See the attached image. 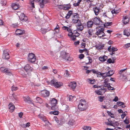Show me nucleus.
I'll list each match as a JSON object with an SVG mask.
<instances>
[{
  "mask_svg": "<svg viewBox=\"0 0 130 130\" xmlns=\"http://www.w3.org/2000/svg\"><path fill=\"white\" fill-rule=\"evenodd\" d=\"M72 22L74 24H76V30L78 31H81L83 29L84 27L82 25L80 20L78 19H73L72 20Z\"/></svg>",
  "mask_w": 130,
  "mask_h": 130,
  "instance_id": "1",
  "label": "nucleus"
},
{
  "mask_svg": "<svg viewBox=\"0 0 130 130\" xmlns=\"http://www.w3.org/2000/svg\"><path fill=\"white\" fill-rule=\"evenodd\" d=\"M24 69L29 75H31V73L33 69V68L28 64H27L25 66Z\"/></svg>",
  "mask_w": 130,
  "mask_h": 130,
  "instance_id": "5",
  "label": "nucleus"
},
{
  "mask_svg": "<svg viewBox=\"0 0 130 130\" xmlns=\"http://www.w3.org/2000/svg\"><path fill=\"white\" fill-rule=\"evenodd\" d=\"M126 115L125 113V112H123V113L121 115V118L122 119H123L124 117L126 116Z\"/></svg>",
  "mask_w": 130,
  "mask_h": 130,
  "instance_id": "64",
  "label": "nucleus"
},
{
  "mask_svg": "<svg viewBox=\"0 0 130 130\" xmlns=\"http://www.w3.org/2000/svg\"><path fill=\"white\" fill-rule=\"evenodd\" d=\"M105 124L111 126H113V124L112 123H110L109 122H105Z\"/></svg>",
  "mask_w": 130,
  "mask_h": 130,
  "instance_id": "58",
  "label": "nucleus"
},
{
  "mask_svg": "<svg viewBox=\"0 0 130 130\" xmlns=\"http://www.w3.org/2000/svg\"><path fill=\"white\" fill-rule=\"evenodd\" d=\"M78 108L79 110L81 111H85L87 108V104L85 100L81 99L80 100Z\"/></svg>",
  "mask_w": 130,
  "mask_h": 130,
  "instance_id": "2",
  "label": "nucleus"
},
{
  "mask_svg": "<svg viewBox=\"0 0 130 130\" xmlns=\"http://www.w3.org/2000/svg\"><path fill=\"white\" fill-rule=\"evenodd\" d=\"M87 81L89 82L90 84H93L95 83V81L94 79L92 80L90 78H88L87 79Z\"/></svg>",
  "mask_w": 130,
  "mask_h": 130,
  "instance_id": "33",
  "label": "nucleus"
},
{
  "mask_svg": "<svg viewBox=\"0 0 130 130\" xmlns=\"http://www.w3.org/2000/svg\"><path fill=\"white\" fill-rule=\"evenodd\" d=\"M96 48L98 50H100L102 49L104 47V44H98L95 46Z\"/></svg>",
  "mask_w": 130,
  "mask_h": 130,
  "instance_id": "25",
  "label": "nucleus"
},
{
  "mask_svg": "<svg viewBox=\"0 0 130 130\" xmlns=\"http://www.w3.org/2000/svg\"><path fill=\"white\" fill-rule=\"evenodd\" d=\"M78 31L76 30H76H74L73 31L74 34H75V35L77 37H78L80 35L79 33H78Z\"/></svg>",
  "mask_w": 130,
  "mask_h": 130,
  "instance_id": "40",
  "label": "nucleus"
},
{
  "mask_svg": "<svg viewBox=\"0 0 130 130\" xmlns=\"http://www.w3.org/2000/svg\"><path fill=\"white\" fill-rule=\"evenodd\" d=\"M104 27H101L100 29H99L96 32V35H99L103 34L104 33Z\"/></svg>",
  "mask_w": 130,
  "mask_h": 130,
  "instance_id": "16",
  "label": "nucleus"
},
{
  "mask_svg": "<svg viewBox=\"0 0 130 130\" xmlns=\"http://www.w3.org/2000/svg\"><path fill=\"white\" fill-rule=\"evenodd\" d=\"M51 29H44L41 30V32L43 34H45L47 32L50 30Z\"/></svg>",
  "mask_w": 130,
  "mask_h": 130,
  "instance_id": "39",
  "label": "nucleus"
},
{
  "mask_svg": "<svg viewBox=\"0 0 130 130\" xmlns=\"http://www.w3.org/2000/svg\"><path fill=\"white\" fill-rule=\"evenodd\" d=\"M93 10L94 11L95 14L97 15L98 14L99 12L100 11V8L99 7H95L93 8Z\"/></svg>",
  "mask_w": 130,
  "mask_h": 130,
  "instance_id": "18",
  "label": "nucleus"
},
{
  "mask_svg": "<svg viewBox=\"0 0 130 130\" xmlns=\"http://www.w3.org/2000/svg\"><path fill=\"white\" fill-rule=\"evenodd\" d=\"M73 33L68 34V35L70 37L71 39L73 41H74L76 40V37H77L75 35H73Z\"/></svg>",
  "mask_w": 130,
  "mask_h": 130,
  "instance_id": "20",
  "label": "nucleus"
},
{
  "mask_svg": "<svg viewBox=\"0 0 130 130\" xmlns=\"http://www.w3.org/2000/svg\"><path fill=\"white\" fill-rule=\"evenodd\" d=\"M68 86L71 89L74 90L76 86V83L74 82H70Z\"/></svg>",
  "mask_w": 130,
  "mask_h": 130,
  "instance_id": "12",
  "label": "nucleus"
},
{
  "mask_svg": "<svg viewBox=\"0 0 130 130\" xmlns=\"http://www.w3.org/2000/svg\"><path fill=\"white\" fill-rule=\"evenodd\" d=\"M59 111H58L54 110V111H50L49 113L50 114H53L55 115H57L58 114Z\"/></svg>",
  "mask_w": 130,
  "mask_h": 130,
  "instance_id": "34",
  "label": "nucleus"
},
{
  "mask_svg": "<svg viewBox=\"0 0 130 130\" xmlns=\"http://www.w3.org/2000/svg\"><path fill=\"white\" fill-rule=\"evenodd\" d=\"M122 21L124 24H126L128 23L129 21V19L128 18V16L127 15L123 16Z\"/></svg>",
  "mask_w": 130,
  "mask_h": 130,
  "instance_id": "15",
  "label": "nucleus"
},
{
  "mask_svg": "<svg viewBox=\"0 0 130 130\" xmlns=\"http://www.w3.org/2000/svg\"><path fill=\"white\" fill-rule=\"evenodd\" d=\"M18 88L17 87H15L13 86L11 87V90L12 91H15L18 89Z\"/></svg>",
  "mask_w": 130,
  "mask_h": 130,
  "instance_id": "46",
  "label": "nucleus"
},
{
  "mask_svg": "<svg viewBox=\"0 0 130 130\" xmlns=\"http://www.w3.org/2000/svg\"><path fill=\"white\" fill-rule=\"evenodd\" d=\"M25 31L24 30H21L17 29L15 31V34L17 35L20 36L22 35L25 34Z\"/></svg>",
  "mask_w": 130,
  "mask_h": 130,
  "instance_id": "13",
  "label": "nucleus"
},
{
  "mask_svg": "<svg viewBox=\"0 0 130 130\" xmlns=\"http://www.w3.org/2000/svg\"><path fill=\"white\" fill-rule=\"evenodd\" d=\"M107 62L108 63H113L115 62V61L114 60H112L111 58H109L107 60Z\"/></svg>",
  "mask_w": 130,
  "mask_h": 130,
  "instance_id": "42",
  "label": "nucleus"
},
{
  "mask_svg": "<svg viewBox=\"0 0 130 130\" xmlns=\"http://www.w3.org/2000/svg\"><path fill=\"white\" fill-rule=\"evenodd\" d=\"M51 101V105H56L57 103V100L55 98H53Z\"/></svg>",
  "mask_w": 130,
  "mask_h": 130,
  "instance_id": "27",
  "label": "nucleus"
},
{
  "mask_svg": "<svg viewBox=\"0 0 130 130\" xmlns=\"http://www.w3.org/2000/svg\"><path fill=\"white\" fill-rule=\"evenodd\" d=\"M12 97L14 99L18 101V98L17 97V95L14 93H13L12 95Z\"/></svg>",
  "mask_w": 130,
  "mask_h": 130,
  "instance_id": "52",
  "label": "nucleus"
},
{
  "mask_svg": "<svg viewBox=\"0 0 130 130\" xmlns=\"http://www.w3.org/2000/svg\"><path fill=\"white\" fill-rule=\"evenodd\" d=\"M107 58V56L104 55V56L100 57L99 58V60L101 62H104L106 60Z\"/></svg>",
  "mask_w": 130,
  "mask_h": 130,
  "instance_id": "21",
  "label": "nucleus"
},
{
  "mask_svg": "<svg viewBox=\"0 0 130 130\" xmlns=\"http://www.w3.org/2000/svg\"><path fill=\"white\" fill-rule=\"evenodd\" d=\"M83 128L85 130H90L91 128V127L89 126H84L83 127Z\"/></svg>",
  "mask_w": 130,
  "mask_h": 130,
  "instance_id": "43",
  "label": "nucleus"
},
{
  "mask_svg": "<svg viewBox=\"0 0 130 130\" xmlns=\"http://www.w3.org/2000/svg\"><path fill=\"white\" fill-rule=\"evenodd\" d=\"M101 87H102L100 89L103 91L104 92H105L106 90V89L104 88V86L102 87V86H101Z\"/></svg>",
  "mask_w": 130,
  "mask_h": 130,
  "instance_id": "60",
  "label": "nucleus"
},
{
  "mask_svg": "<svg viewBox=\"0 0 130 130\" xmlns=\"http://www.w3.org/2000/svg\"><path fill=\"white\" fill-rule=\"evenodd\" d=\"M123 35L128 37L130 35V32H129L127 30L125 29L123 31Z\"/></svg>",
  "mask_w": 130,
  "mask_h": 130,
  "instance_id": "32",
  "label": "nucleus"
},
{
  "mask_svg": "<svg viewBox=\"0 0 130 130\" xmlns=\"http://www.w3.org/2000/svg\"><path fill=\"white\" fill-rule=\"evenodd\" d=\"M65 122V120L64 118L61 117L59 119V125H62Z\"/></svg>",
  "mask_w": 130,
  "mask_h": 130,
  "instance_id": "23",
  "label": "nucleus"
},
{
  "mask_svg": "<svg viewBox=\"0 0 130 130\" xmlns=\"http://www.w3.org/2000/svg\"><path fill=\"white\" fill-rule=\"evenodd\" d=\"M0 3L2 6H5L7 3V0H1Z\"/></svg>",
  "mask_w": 130,
  "mask_h": 130,
  "instance_id": "37",
  "label": "nucleus"
},
{
  "mask_svg": "<svg viewBox=\"0 0 130 130\" xmlns=\"http://www.w3.org/2000/svg\"><path fill=\"white\" fill-rule=\"evenodd\" d=\"M72 14H73L72 11V10H69L68 12L67 15L66 16L65 18L66 19H68Z\"/></svg>",
  "mask_w": 130,
  "mask_h": 130,
  "instance_id": "28",
  "label": "nucleus"
},
{
  "mask_svg": "<svg viewBox=\"0 0 130 130\" xmlns=\"http://www.w3.org/2000/svg\"><path fill=\"white\" fill-rule=\"evenodd\" d=\"M88 51L86 48H85L83 50H79V52L80 53H82L84 51Z\"/></svg>",
  "mask_w": 130,
  "mask_h": 130,
  "instance_id": "55",
  "label": "nucleus"
},
{
  "mask_svg": "<svg viewBox=\"0 0 130 130\" xmlns=\"http://www.w3.org/2000/svg\"><path fill=\"white\" fill-rule=\"evenodd\" d=\"M84 56V54H81L79 55V58L80 59H82L83 58Z\"/></svg>",
  "mask_w": 130,
  "mask_h": 130,
  "instance_id": "56",
  "label": "nucleus"
},
{
  "mask_svg": "<svg viewBox=\"0 0 130 130\" xmlns=\"http://www.w3.org/2000/svg\"><path fill=\"white\" fill-rule=\"evenodd\" d=\"M104 23L102 21V20H100V23L99 25H100L99 26V27H103L102 26L103 25L104 26Z\"/></svg>",
  "mask_w": 130,
  "mask_h": 130,
  "instance_id": "49",
  "label": "nucleus"
},
{
  "mask_svg": "<svg viewBox=\"0 0 130 130\" xmlns=\"http://www.w3.org/2000/svg\"><path fill=\"white\" fill-rule=\"evenodd\" d=\"M38 117L39 118L45 122L46 124H47V123H49L50 124V123L49 122L47 118L43 114H40L38 115Z\"/></svg>",
  "mask_w": 130,
  "mask_h": 130,
  "instance_id": "6",
  "label": "nucleus"
},
{
  "mask_svg": "<svg viewBox=\"0 0 130 130\" xmlns=\"http://www.w3.org/2000/svg\"><path fill=\"white\" fill-rule=\"evenodd\" d=\"M117 104L119 106H121L122 105H124V103L121 102H118L117 103Z\"/></svg>",
  "mask_w": 130,
  "mask_h": 130,
  "instance_id": "50",
  "label": "nucleus"
},
{
  "mask_svg": "<svg viewBox=\"0 0 130 130\" xmlns=\"http://www.w3.org/2000/svg\"><path fill=\"white\" fill-rule=\"evenodd\" d=\"M74 98H75L74 96H73L72 95H70L68 98V100L70 101H73V99Z\"/></svg>",
  "mask_w": 130,
  "mask_h": 130,
  "instance_id": "44",
  "label": "nucleus"
},
{
  "mask_svg": "<svg viewBox=\"0 0 130 130\" xmlns=\"http://www.w3.org/2000/svg\"><path fill=\"white\" fill-rule=\"evenodd\" d=\"M36 57L35 54L33 53H29L28 58V61L31 63H34L35 61Z\"/></svg>",
  "mask_w": 130,
  "mask_h": 130,
  "instance_id": "4",
  "label": "nucleus"
},
{
  "mask_svg": "<svg viewBox=\"0 0 130 130\" xmlns=\"http://www.w3.org/2000/svg\"><path fill=\"white\" fill-rule=\"evenodd\" d=\"M73 16L74 18L77 19L79 17V15L78 13H75L73 14Z\"/></svg>",
  "mask_w": 130,
  "mask_h": 130,
  "instance_id": "45",
  "label": "nucleus"
},
{
  "mask_svg": "<svg viewBox=\"0 0 130 130\" xmlns=\"http://www.w3.org/2000/svg\"><path fill=\"white\" fill-rule=\"evenodd\" d=\"M12 7L14 10H16L19 7L18 4L15 3H13L12 5Z\"/></svg>",
  "mask_w": 130,
  "mask_h": 130,
  "instance_id": "24",
  "label": "nucleus"
},
{
  "mask_svg": "<svg viewBox=\"0 0 130 130\" xmlns=\"http://www.w3.org/2000/svg\"><path fill=\"white\" fill-rule=\"evenodd\" d=\"M42 2H43V3L44 4H45L47 3H48L49 2V1L48 0H42Z\"/></svg>",
  "mask_w": 130,
  "mask_h": 130,
  "instance_id": "63",
  "label": "nucleus"
},
{
  "mask_svg": "<svg viewBox=\"0 0 130 130\" xmlns=\"http://www.w3.org/2000/svg\"><path fill=\"white\" fill-rule=\"evenodd\" d=\"M71 6L70 4L66 5L65 6H63V9L65 10H68L71 7Z\"/></svg>",
  "mask_w": 130,
  "mask_h": 130,
  "instance_id": "31",
  "label": "nucleus"
},
{
  "mask_svg": "<svg viewBox=\"0 0 130 130\" xmlns=\"http://www.w3.org/2000/svg\"><path fill=\"white\" fill-rule=\"evenodd\" d=\"M36 102L39 103H41L42 102V100L39 97H37L36 98Z\"/></svg>",
  "mask_w": 130,
  "mask_h": 130,
  "instance_id": "36",
  "label": "nucleus"
},
{
  "mask_svg": "<svg viewBox=\"0 0 130 130\" xmlns=\"http://www.w3.org/2000/svg\"><path fill=\"white\" fill-rule=\"evenodd\" d=\"M98 97L99 99V101L101 102H102L103 101L104 97V96H98Z\"/></svg>",
  "mask_w": 130,
  "mask_h": 130,
  "instance_id": "53",
  "label": "nucleus"
},
{
  "mask_svg": "<svg viewBox=\"0 0 130 130\" xmlns=\"http://www.w3.org/2000/svg\"><path fill=\"white\" fill-rule=\"evenodd\" d=\"M67 30L68 32L70 33L69 34L73 33L72 32L71 29L69 27H68V28L67 29Z\"/></svg>",
  "mask_w": 130,
  "mask_h": 130,
  "instance_id": "62",
  "label": "nucleus"
},
{
  "mask_svg": "<svg viewBox=\"0 0 130 130\" xmlns=\"http://www.w3.org/2000/svg\"><path fill=\"white\" fill-rule=\"evenodd\" d=\"M114 73L113 70L109 71L106 74L105 76H112Z\"/></svg>",
  "mask_w": 130,
  "mask_h": 130,
  "instance_id": "30",
  "label": "nucleus"
},
{
  "mask_svg": "<svg viewBox=\"0 0 130 130\" xmlns=\"http://www.w3.org/2000/svg\"><path fill=\"white\" fill-rule=\"evenodd\" d=\"M127 118L124 120V122L125 124H128L129 123V122L128 119Z\"/></svg>",
  "mask_w": 130,
  "mask_h": 130,
  "instance_id": "61",
  "label": "nucleus"
},
{
  "mask_svg": "<svg viewBox=\"0 0 130 130\" xmlns=\"http://www.w3.org/2000/svg\"><path fill=\"white\" fill-rule=\"evenodd\" d=\"M0 71L6 74L11 76L13 75V74L11 70L10 69L6 68L5 67H2L0 68Z\"/></svg>",
  "mask_w": 130,
  "mask_h": 130,
  "instance_id": "3",
  "label": "nucleus"
},
{
  "mask_svg": "<svg viewBox=\"0 0 130 130\" xmlns=\"http://www.w3.org/2000/svg\"><path fill=\"white\" fill-rule=\"evenodd\" d=\"M100 17H95L93 19V22L94 24L96 25H99L100 23Z\"/></svg>",
  "mask_w": 130,
  "mask_h": 130,
  "instance_id": "14",
  "label": "nucleus"
},
{
  "mask_svg": "<svg viewBox=\"0 0 130 130\" xmlns=\"http://www.w3.org/2000/svg\"><path fill=\"white\" fill-rule=\"evenodd\" d=\"M110 83H108L106 82H104L103 84V85L104 87H106L108 88Z\"/></svg>",
  "mask_w": 130,
  "mask_h": 130,
  "instance_id": "48",
  "label": "nucleus"
},
{
  "mask_svg": "<svg viewBox=\"0 0 130 130\" xmlns=\"http://www.w3.org/2000/svg\"><path fill=\"white\" fill-rule=\"evenodd\" d=\"M92 72L94 74H96L97 75H100L102 76H103L104 73H100V72L98 71H96L95 69L92 70Z\"/></svg>",
  "mask_w": 130,
  "mask_h": 130,
  "instance_id": "26",
  "label": "nucleus"
},
{
  "mask_svg": "<svg viewBox=\"0 0 130 130\" xmlns=\"http://www.w3.org/2000/svg\"><path fill=\"white\" fill-rule=\"evenodd\" d=\"M96 93L98 95H102L105 92H104L103 91L100 90V89H99L97 91H95Z\"/></svg>",
  "mask_w": 130,
  "mask_h": 130,
  "instance_id": "29",
  "label": "nucleus"
},
{
  "mask_svg": "<svg viewBox=\"0 0 130 130\" xmlns=\"http://www.w3.org/2000/svg\"><path fill=\"white\" fill-rule=\"evenodd\" d=\"M20 20L22 22H26L27 21L28 18L25 15L24 13H21L19 16Z\"/></svg>",
  "mask_w": 130,
  "mask_h": 130,
  "instance_id": "8",
  "label": "nucleus"
},
{
  "mask_svg": "<svg viewBox=\"0 0 130 130\" xmlns=\"http://www.w3.org/2000/svg\"><path fill=\"white\" fill-rule=\"evenodd\" d=\"M94 23L91 20L88 21L87 23V27L88 28H91L93 25Z\"/></svg>",
  "mask_w": 130,
  "mask_h": 130,
  "instance_id": "22",
  "label": "nucleus"
},
{
  "mask_svg": "<svg viewBox=\"0 0 130 130\" xmlns=\"http://www.w3.org/2000/svg\"><path fill=\"white\" fill-rule=\"evenodd\" d=\"M58 107L56 105H52L51 108V109L53 110H55L57 109Z\"/></svg>",
  "mask_w": 130,
  "mask_h": 130,
  "instance_id": "38",
  "label": "nucleus"
},
{
  "mask_svg": "<svg viewBox=\"0 0 130 130\" xmlns=\"http://www.w3.org/2000/svg\"><path fill=\"white\" fill-rule=\"evenodd\" d=\"M117 50V49L116 48H115L114 47H112L111 49V51L112 52H115Z\"/></svg>",
  "mask_w": 130,
  "mask_h": 130,
  "instance_id": "57",
  "label": "nucleus"
},
{
  "mask_svg": "<svg viewBox=\"0 0 130 130\" xmlns=\"http://www.w3.org/2000/svg\"><path fill=\"white\" fill-rule=\"evenodd\" d=\"M40 94L42 96L44 97H47L50 95V92L46 90H44L41 91Z\"/></svg>",
  "mask_w": 130,
  "mask_h": 130,
  "instance_id": "10",
  "label": "nucleus"
},
{
  "mask_svg": "<svg viewBox=\"0 0 130 130\" xmlns=\"http://www.w3.org/2000/svg\"><path fill=\"white\" fill-rule=\"evenodd\" d=\"M107 113L110 116L111 118H114V114L113 113H111L110 111H107Z\"/></svg>",
  "mask_w": 130,
  "mask_h": 130,
  "instance_id": "41",
  "label": "nucleus"
},
{
  "mask_svg": "<svg viewBox=\"0 0 130 130\" xmlns=\"http://www.w3.org/2000/svg\"><path fill=\"white\" fill-rule=\"evenodd\" d=\"M108 90H115V88H114L113 87H112L110 85L108 86Z\"/></svg>",
  "mask_w": 130,
  "mask_h": 130,
  "instance_id": "54",
  "label": "nucleus"
},
{
  "mask_svg": "<svg viewBox=\"0 0 130 130\" xmlns=\"http://www.w3.org/2000/svg\"><path fill=\"white\" fill-rule=\"evenodd\" d=\"M68 124L70 126H72L75 125V122L74 120L71 119L68 122Z\"/></svg>",
  "mask_w": 130,
  "mask_h": 130,
  "instance_id": "19",
  "label": "nucleus"
},
{
  "mask_svg": "<svg viewBox=\"0 0 130 130\" xmlns=\"http://www.w3.org/2000/svg\"><path fill=\"white\" fill-rule=\"evenodd\" d=\"M60 54L63 59L67 61L69 60V55L68 53H67L64 51H62L60 52Z\"/></svg>",
  "mask_w": 130,
  "mask_h": 130,
  "instance_id": "9",
  "label": "nucleus"
},
{
  "mask_svg": "<svg viewBox=\"0 0 130 130\" xmlns=\"http://www.w3.org/2000/svg\"><path fill=\"white\" fill-rule=\"evenodd\" d=\"M29 2L31 3V5L33 8H35L34 0H29Z\"/></svg>",
  "mask_w": 130,
  "mask_h": 130,
  "instance_id": "47",
  "label": "nucleus"
},
{
  "mask_svg": "<svg viewBox=\"0 0 130 130\" xmlns=\"http://www.w3.org/2000/svg\"><path fill=\"white\" fill-rule=\"evenodd\" d=\"M124 46L126 48L129 47H130V43H126L125 45Z\"/></svg>",
  "mask_w": 130,
  "mask_h": 130,
  "instance_id": "59",
  "label": "nucleus"
},
{
  "mask_svg": "<svg viewBox=\"0 0 130 130\" xmlns=\"http://www.w3.org/2000/svg\"><path fill=\"white\" fill-rule=\"evenodd\" d=\"M41 8H43L44 7V4L43 3V2H42V1L40 2L39 4Z\"/></svg>",
  "mask_w": 130,
  "mask_h": 130,
  "instance_id": "51",
  "label": "nucleus"
},
{
  "mask_svg": "<svg viewBox=\"0 0 130 130\" xmlns=\"http://www.w3.org/2000/svg\"><path fill=\"white\" fill-rule=\"evenodd\" d=\"M8 106L10 112H13L15 108L14 105L11 102L9 104Z\"/></svg>",
  "mask_w": 130,
  "mask_h": 130,
  "instance_id": "17",
  "label": "nucleus"
},
{
  "mask_svg": "<svg viewBox=\"0 0 130 130\" xmlns=\"http://www.w3.org/2000/svg\"><path fill=\"white\" fill-rule=\"evenodd\" d=\"M51 84L56 88H58L63 85V83L61 82H58L54 80H51Z\"/></svg>",
  "mask_w": 130,
  "mask_h": 130,
  "instance_id": "7",
  "label": "nucleus"
},
{
  "mask_svg": "<svg viewBox=\"0 0 130 130\" xmlns=\"http://www.w3.org/2000/svg\"><path fill=\"white\" fill-rule=\"evenodd\" d=\"M112 24V22H108L104 24V27L107 28L108 26L111 25Z\"/></svg>",
  "mask_w": 130,
  "mask_h": 130,
  "instance_id": "35",
  "label": "nucleus"
},
{
  "mask_svg": "<svg viewBox=\"0 0 130 130\" xmlns=\"http://www.w3.org/2000/svg\"><path fill=\"white\" fill-rule=\"evenodd\" d=\"M7 50H5L3 51V53L2 56L3 59H8L9 58V54L8 53Z\"/></svg>",
  "mask_w": 130,
  "mask_h": 130,
  "instance_id": "11",
  "label": "nucleus"
}]
</instances>
